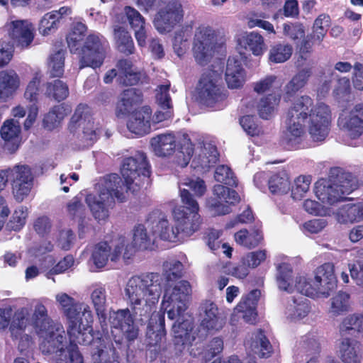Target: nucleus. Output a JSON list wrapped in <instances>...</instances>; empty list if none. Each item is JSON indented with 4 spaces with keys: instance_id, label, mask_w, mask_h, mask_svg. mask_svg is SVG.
Wrapping results in <instances>:
<instances>
[{
    "instance_id": "nucleus-1",
    "label": "nucleus",
    "mask_w": 363,
    "mask_h": 363,
    "mask_svg": "<svg viewBox=\"0 0 363 363\" xmlns=\"http://www.w3.org/2000/svg\"><path fill=\"white\" fill-rule=\"evenodd\" d=\"M162 289V278L159 274L146 273L131 277L124 289L130 309L110 313L112 333H118L129 342L135 341L139 335V328L134 323V315L139 317L142 323L149 319L147 335L151 337L155 334L157 338L163 332L164 318L160 312H152L159 301ZM157 342L156 339L155 344Z\"/></svg>"
},
{
    "instance_id": "nucleus-2",
    "label": "nucleus",
    "mask_w": 363,
    "mask_h": 363,
    "mask_svg": "<svg viewBox=\"0 0 363 363\" xmlns=\"http://www.w3.org/2000/svg\"><path fill=\"white\" fill-rule=\"evenodd\" d=\"M149 168L145 155L139 152L123 160L121 168L123 179L117 174L106 176L99 193L89 194L85 199L94 218L98 221L106 220L116 201L125 202L128 191L135 193L140 189L150 175Z\"/></svg>"
},
{
    "instance_id": "nucleus-3",
    "label": "nucleus",
    "mask_w": 363,
    "mask_h": 363,
    "mask_svg": "<svg viewBox=\"0 0 363 363\" xmlns=\"http://www.w3.org/2000/svg\"><path fill=\"white\" fill-rule=\"evenodd\" d=\"M331 111L328 105L313 106L308 96L297 98L289 108L281 135V142L291 147L299 145L306 136V125L313 141H323L328 135Z\"/></svg>"
},
{
    "instance_id": "nucleus-4",
    "label": "nucleus",
    "mask_w": 363,
    "mask_h": 363,
    "mask_svg": "<svg viewBox=\"0 0 363 363\" xmlns=\"http://www.w3.org/2000/svg\"><path fill=\"white\" fill-rule=\"evenodd\" d=\"M55 303L69 322L67 333L72 341L87 345L92 341L89 323L92 319L89 306L80 303L65 292L55 296Z\"/></svg>"
},
{
    "instance_id": "nucleus-5",
    "label": "nucleus",
    "mask_w": 363,
    "mask_h": 363,
    "mask_svg": "<svg viewBox=\"0 0 363 363\" xmlns=\"http://www.w3.org/2000/svg\"><path fill=\"white\" fill-rule=\"evenodd\" d=\"M37 333L41 339L40 349L42 352L54 354L52 363H84L83 357L77 345L79 343L72 341L69 337V345L67 346L65 330L60 324H55Z\"/></svg>"
},
{
    "instance_id": "nucleus-6",
    "label": "nucleus",
    "mask_w": 363,
    "mask_h": 363,
    "mask_svg": "<svg viewBox=\"0 0 363 363\" xmlns=\"http://www.w3.org/2000/svg\"><path fill=\"white\" fill-rule=\"evenodd\" d=\"M357 188V182L352 174L334 169L329 179H320L315 183L314 193L323 204L333 206L344 201Z\"/></svg>"
},
{
    "instance_id": "nucleus-7",
    "label": "nucleus",
    "mask_w": 363,
    "mask_h": 363,
    "mask_svg": "<svg viewBox=\"0 0 363 363\" xmlns=\"http://www.w3.org/2000/svg\"><path fill=\"white\" fill-rule=\"evenodd\" d=\"M180 197L183 206L174 208L173 218L179 234L182 238L189 237L200 228L201 220L199 213V206L189 191L184 188L180 190Z\"/></svg>"
},
{
    "instance_id": "nucleus-8",
    "label": "nucleus",
    "mask_w": 363,
    "mask_h": 363,
    "mask_svg": "<svg viewBox=\"0 0 363 363\" xmlns=\"http://www.w3.org/2000/svg\"><path fill=\"white\" fill-rule=\"evenodd\" d=\"M135 255L133 247L128 245L126 238L121 236L111 242L96 244L91 253V260L97 269L104 268L108 261L117 262L121 257L127 262Z\"/></svg>"
},
{
    "instance_id": "nucleus-9",
    "label": "nucleus",
    "mask_w": 363,
    "mask_h": 363,
    "mask_svg": "<svg viewBox=\"0 0 363 363\" xmlns=\"http://www.w3.org/2000/svg\"><path fill=\"white\" fill-rule=\"evenodd\" d=\"M217 38V30L208 23H201L195 28L192 53L199 65H205L210 62L215 52Z\"/></svg>"
},
{
    "instance_id": "nucleus-10",
    "label": "nucleus",
    "mask_w": 363,
    "mask_h": 363,
    "mask_svg": "<svg viewBox=\"0 0 363 363\" xmlns=\"http://www.w3.org/2000/svg\"><path fill=\"white\" fill-rule=\"evenodd\" d=\"M191 291L190 284L186 281L167 283L161 307L167 312L168 318L174 320L184 313L186 309V297Z\"/></svg>"
},
{
    "instance_id": "nucleus-11",
    "label": "nucleus",
    "mask_w": 363,
    "mask_h": 363,
    "mask_svg": "<svg viewBox=\"0 0 363 363\" xmlns=\"http://www.w3.org/2000/svg\"><path fill=\"white\" fill-rule=\"evenodd\" d=\"M108 48V43L102 35L89 33L79 52V69L100 67L106 58Z\"/></svg>"
},
{
    "instance_id": "nucleus-12",
    "label": "nucleus",
    "mask_w": 363,
    "mask_h": 363,
    "mask_svg": "<svg viewBox=\"0 0 363 363\" xmlns=\"http://www.w3.org/2000/svg\"><path fill=\"white\" fill-rule=\"evenodd\" d=\"M220 81V76L216 72L210 70L202 74L197 86L198 95L202 103L213 106L226 99Z\"/></svg>"
},
{
    "instance_id": "nucleus-13",
    "label": "nucleus",
    "mask_w": 363,
    "mask_h": 363,
    "mask_svg": "<svg viewBox=\"0 0 363 363\" xmlns=\"http://www.w3.org/2000/svg\"><path fill=\"white\" fill-rule=\"evenodd\" d=\"M70 130L79 129L82 131V140L85 145H91L98 138L100 129L94 124V118L91 116L89 107L86 104H79L71 118Z\"/></svg>"
},
{
    "instance_id": "nucleus-14",
    "label": "nucleus",
    "mask_w": 363,
    "mask_h": 363,
    "mask_svg": "<svg viewBox=\"0 0 363 363\" xmlns=\"http://www.w3.org/2000/svg\"><path fill=\"white\" fill-rule=\"evenodd\" d=\"M184 11L178 1L169 2L156 14L154 25L160 33L172 31L184 18Z\"/></svg>"
},
{
    "instance_id": "nucleus-15",
    "label": "nucleus",
    "mask_w": 363,
    "mask_h": 363,
    "mask_svg": "<svg viewBox=\"0 0 363 363\" xmlns=\"http://www.w3.org/2000/svg\"><path fill=\"white\" fill-rule=\"evenodd\" d=\"M213 193L214 196L206 200V206L214 216L229 213L230 208L228 204H234L240 199L235 190L220 184L214 186Z\"/></svg>"
},
{
    "instance_id": "nucleus-16",
    "label": "nucleus",
    "mask_w": 363,
    "mask_h": 363,
    "mask_svg": "<svg viewBox=\"0 0 363 363\" xmlns=\"http://www.w3.org/2000/svg\"><path fill=\"white\" fill-rule=\"evenodd\" d=\"M4 28L18 47L28 48L33 41L35 28L27 20L11 19Z\"/></svg>"
},
{
    "instance_id": "nucleus-17",
    "label": "nucleus",
    "mask_w": 363,
    "mask_h": 363,
    "mask_svg": "<svg viewBox=\"0 0 363 363\" xmlns=\"http://www.w3.org/2000/svg\"><path fill=\"white\" fill-rule=\"evenodd\" d=\"M337 123L350 138L360 137L363 133V104L356 105L349 113H342Z\"/></svg>"
},
{
    "instance_id": "nucleus-18",
    "label": "nucleus",
    "mask_w": 363,
    "mask_h": 363,
    "mask_svg": "<svg viewBox=\"0 0 363 363\" xmlns=\"http://www.w3.org/2000/svg\"><path fill=\"white\" fill-rule=\"evenodd\" d=\"M315 286L320 298H328L337 286V279L334 274V266L325 263L318 267L313 279Z\"/></svg>"
},
{
    "instance_id": "nucleus-19",
    "label": "nucleus",
    "mask_w": 363,
    "mask_h": 363,
    "mask_svg": "<svg viewBox=\"0 0 363 363\" xmlns=\"http://www.w3.org/2000/svg\"><path fill=\"white\" fill-rule=\"evenodd\" d=\"M203 314L201 327L209 333H215L221 330L226 322V317L220 311L216 304L208 301L203 304Z\"/></svg>"
},
{
    "instance_id": "nucleus-20",
    "label": "nucleus",
    "mask_w": 363,
    "mask_h": 363,
    "mask_svg": "<svg viewBox=\"0 0 363 363\" xmlns=\"http://www.w3.org/2000/svg\"><path fill=\"white\" fill-rule=\"evenodd\" d=\"M260 296L261 291L255 289L243 296L234 308L231 320L235 321L237 314L241 313L243 320L246 323H254L257 317L256 306Z\"/></svg>"
},
{
    "instance_id": "nucleus-21",
    "label": "nucleus",
    "mask_w": 363,
    "mask_h": 363,
    "mask_svg": "<svg viewBox=\"0 0 363 363\" xmlns=\"http://www.w3.org/2000/svg\"><path fill=\"white\" fill-rule=\"evenodd\" d=\"M21 80L19 74L13 69L0 71V103L12 99L20 89Z\"/></svg>"
},
{
    "instance_id": "nucleus-22",
    "label": "nucleus",
    "mask_w": 363,
    "mask_h": 363,
    "mask_svg": "<svg viewBox=\"0 0 363 363\" xmlns=\"http://www.w3.org/2000/svg\"><path fill=\"white\" fill-rule=\"evenodd\" d=\"M152 110L149 106H143L135 111L130 117L127 128L133 133L143 136L150 133L151 130Z\"/></svg>"
},
{
    "instance_id": "nucleus-23",
    "label": "nucleus",
    "mask_w": 363,
    "mask_h": 363,
    "mask_svg": "<svg viewBox=\"0 0 363 363\" xmlns=\"http://www.w3.org/2000/svg\"><path fill=\"white\" fill-rule=\"evenodd\" d=\"M117 68L118 69L117 80L123 85H135L139 82H145L147 79L146 73L134 67L132 62L128 60L118 61Z\"/></svg>"
},
{
    "instance_id": "nucleus-24",
    "label": "nucleus",
    "mask_w": 363,
    "mask_h": 363,
    "mask_svg": "<svg viewBox=\"0 0 363 363\" xmlns=\"http://www.w3.org/2000/svg\"><path fill=\"white\" fill-rule=\"evenodd\" d=\"M147 227L143 225H138L133 229V241L130 243L126 239L129 245L136 250H147L152 248L155 241L154 231L152 230V223H147Z\"/></svg>"
},
{
    "instance_id": "nucleus-25",
    "label": "nucleus",
    "mask_w": 363,
    "mask_h": 363,
    "mask_svg": "<svg viewBox=\"0 0 363 363\" xmlns=\"http://www.w3.org/2000/svg\"><path fill=\"white\" fill-rule=\"evenodd\" d=\"M340 224H352L363 220V201L342 205L333 213Z\"/></svg>"
},
{
    "instance_id": "nucleus-26",
    "label": "nucleus",
    "mask_w": 363,
    "mask_h": 363,
    "mask_svg": "<svg viewBox=\"0 0 363 363\" xmlns=\"http://www.w3.org/2000/svg\"><path fill=\"white\" fill-rule=\"evenodd\" d=\"M175 319L176 322L172 325L175 344L182 345L190 344L194 340V337L191 335L193 328L191 319L190 317L186 318L184 313L177 315Z\"/></svg>"
},
{
    "instance_id": "nucleus-27",
    "label": "nucleus",
    "mask_w": 363,
    "mask_h": 363,
    "mask_svg": "<svg viewBox=\"0 0 363 363\" xmlns=\"http://www.w3.org/2000/svg\"><path fill=\"white\" fill-rule=\"evenodd\" d=\"M225 81L230 89H239L245 82V72L241 60L235 57H230L227 61Z\"/></svg>"
},
{
    "instance_id": "nucleus-28",
    "label": "nucleus",
    "mask_w": 363,
    "mask_h": 363,
    "mask_svg": "<svg viewBox=\"0 0 363 363\" xmlns=\"http://www.w3.org/2000/svg\"><path fill=\"white\" fill-rule=\"evenodd\" d=\"M150 146L155 155L165 157L171 155L177 147L175 136L172 133L157 135L150 140Z\"/></svg>"
},
{
    "instance_id": "nucleus-29",
    "label": "nucleus",
    "mask_w": 363,
    "mask_h": 363,
    "mask_svg": "<svg viewBox=\"0 0 363 363\" xmlns=\"http://www.w3.org/2000/svg\"><path fill=\"white\" fill-rule=\"evenodd\" d=\"M92 358L94 363H119L118 357L111 344L106 345L104 340L93 342Z\"/></svg>"
},
{
    "instance_id": "nucleus-30",
    "label": "nucleus",
    "mask_w": 363,
    "mask_h": 363,
    "mask_svg": "<svg viewBox=\"0 0 363 363\" xmlns=\"http://www.w3.org/2000/svg\"><path fill=\"white\" fill-rule=\"evenodd\" d=\"M21 127L19 122L14 119L6 120L1 128V138L6 141V145L11 151H15L21 142Z\"/></svg>"
},
{
    "instance_id": "nucleus-31",
    "label": "nucleus",
    "mask_w": 363,
    "mask_h": 363,
    "mask_svg": "<svg viewBox=\"0 0 363 363\" xmlns=\"http://www.w3.org/2000/svg\"><path fill=\"white\" fill-rule=\"evenodd\" d=\"M339 352L344 363H360L361 352L359 343L351 338H342Z\"/></svg>"
},
{
    "instance_id": "nucleus-32",
    "label": "nucleus",
    "mask_w": 363,
    "mask_h": 363,
    "mask_svg": "<svg viewBox=\"0 0 363 363\" xmlns=\"http://www.w3.org/2000/svg\"><path fill=\"white\" fill-rule=\"evenodd\" d=\"M142 100V94L139 90L133 88L124 90L121 94L117 104L116 111L118 115L128 113L134 106L141 103Z\"/></svg>"
},
{
    "instance_id": "nucleus-33",
    "label": "nucleus",
    "mask_w": 363,
    "mask_h": 363,
    "mask_svg": "<svg viewBox=\"0 0 363 363\" xmlns=\"http://www.w3.org/2000/svg\"><path fill=\"white\" fill-rule=\"evenodd\" d=\"M152 230L155 233V238L159 237L162 240L175 242L179 238V230L172 226L168 220L164 217L152 223Z\"/></svg>"
},
{
    "instance_id": "nucleus-34",
    "label": "nucleus",
    "mask_w": 363,
    "mask_h": 363,
    "mask_svg": "<svg viewBox=\"0 0 363 363\" xmlns=\"http://www.w3.org/2000/svg\"><path fill=\"white\" fill-rule=\"evenodd\" d=\"M240 44L256 56L262 55L265 50L264 38L257 32L252 31L245 33L240 38Z\"/></svg>"
},
{
    "instance_id": "nucleus-35",
    "label": "nucleus",
    "mask_w": 363,
    "mask_h": 363,
    "mask_svg": "<svg viewBox=\"0 0 363 363\" xmlns=\"http://www.w3.org/2000/svg\"><path fill=\"white\" fill-rule=\"evenodd\" d=\"M311 311L309 301L307 298L299 296L294 298L286 308V314L294 320H301L305 318Z\"/></svg>"
},
{
    "instance_id": "nucleus-36",
    "label": "nucleus",
    "mask_w": 363,
    "mask_h": 363,
    "mask_svg": "<svg viewBox=\"0 0 363 363\" xmlns=\"http://www.w3.org/2000/svg\"><path fill=\"white\" fill-rule=\"evenodd\" d=\"M218 160V153L216 147L211 144L204 145L201 150L199 155L193 160L194 167H201L206 170L214 165Z\"/></svg>"
},
{
    "instance_id": "nucleus-37",
    "label": "nucleus",
    "mask_w": 363,
    "mask_h": 363,
    "mask_svg": "<svg viewBox=\"0 0 363 363\" xmlns=\"http://www.w3.org/2000/svg\"><path fill=\"white\" fill-rule=\"evenodd\" d=\"M30 321L36 333L55 324L48 316V310L42 303L35 304Z\"/></svg>"
},
{
    "instance_id": "nucleus-38",
    "label": "nucleus",
    "mask_w": 363,
    "mask_h": 363,
    "mask_svg": "<svg viewBox=\"0 0 363 363\" xmlns=\"http://www.w3.org/2000/svg\"><path fill=\"white\" fill-rule=\"evenodd\" d=\"M247 345L255 354L260 357H268L272 350L269 341L262 331H257L253 334L251 340L247 341Z\"/></svg>"
},
{
    "instance_id": "nucleus-39",
    "label": "nucleus",
    "mask_w": 363,
    "mask_h": 363,
    "mask_svg": "<svg viewBox=\"0 0 363 363\" xmlns=\"http://www.w3.org/2000/svg\"><path fill=\"white\" fill-rule=\"evenodd\" d=\"M30 323V309L26 307L19 308L15 312L11 323V335L17 338Z\"/></svg>"
},
{
    "instance_id": "nucleus-40",
    "label": "nucleus",
    "mask_w": 363,
    "mask_h": 363,
    "mask_svg": "<svg viewBox=\"0 0 363 363\" xmlns=\"http://www.w3.org/2000/svg\"><path fill=\"white\" fill-rule=\"evenodd\" d=\"M114 40L118 50L126 55L134 52L133 39L128 32L123 27L114 28Z\"/></svg>"
},
{
    "instance_id": "nucleus-41",
    "label": "nucleus",
    "mask_w": 363,
    "mask_h": 363,
    "mask_svg": "<svg viewBox=\"0 0 363 363\" xmlns=\"http://www.w3.org/2000/svg\"><path fill=\"white\" fill-rule=\"evenodd\" d=\"M235 242L247 248L257 247L263 240V235L259 229H254L249 232L246 229L240 230L235 235Z\"/></svg>"
},
{
    "instance_id": "nucleus-42",
    "label": "nucleus",
    "mask_w": 363,
    "mask_h": 363,
    "mask_svg": "<svg viewBox=\"0 0 363 363\" xmlns=\"http://www.w3.org/2000/svg\"><path fill=\"white\" fill-rule=\"evenodd\" d=\"M91 303L98 316L105 318L106 309V290L101 284H95L90 294Z\"/></svg>"
},
{
    "instance_id": "nucleus-43",
    "label": "nucleus",
    "mask_w": 363,
    "mask_h": 363,
    "mask_svg": "<svg viewBox=\"0 0 363 363\" xmlns=\"http://www.w3.org/2000/svg\"><path fill=\"white\" fill-rule=\"evenodd\" d=\"M311 75V69L310 68H304L300 70L285 86V97L289 99L299 89L303 88L306 84Z\"/></svg>"
},
{
    "instance_id": "nucleus-44",
    "label": "nucleus",
    "mask_w": 363,
    "mask_h": 363,
    "mask_svg": "<svg viewBox=\"0 0 363 363\" xmlns=\"http://www.w3.org/2000/svg\"><path fill=\"white\" fill-rule=\"evenodd\" d=\"M350 307V295L345 292L339 291L330 299L329 313L332 316H338L349 311Z\"/></svg>"
},
{
    "instance_id": "nucleus-45",
    "label": "nucleus",
    "mask_w": 363,
    "mask_h": 363,
    "mask_svg": "<svg viewBox=\"0 0 363 363\" xmlns=\"http://www.w3.org/2000/svg\"><path fill=\"white\" fill-rule=\"evenodd\" d=\"M277 283L280 290L291 293L294 291L292 281V268L286 263L281 264L278 267Z\"/></svg>"
},
{
    "instance_id": "nucleus-46",
    "label": "nucleus",
    "mask_w": 363,
    "mask_h": 363,
    "mask_svg": "<svg viewBox=\"0 0 363 363\" xmlns=\"http://www.w3.org/2000/svg\"><path fill=\"white\" fill-rule=\"evenodd\" d=\"M290 186L289 174L284 171L274 174L269 180V189L272 194H286Z\"/></svg>"
},
{
    "instance_id": "nucleus-47",
    "label": "nucleus",
    "mask_w": 363,
    "mask_h": 363,
    "mask_svg": "<svg viewBox=\"0 0 363 363\" xmlns=\"http://www.w3.org/2000/svg\"><path fill=\"white\" fill-rule=\"evenodd\" d=\"M66 51L63 49L52 53L48 58V71L51 77H60L64 73Z\"/></svg>"
},
{
    "instance_id": "nucleus-48",
    "label": "nucleus",
    "mask_w": 363,
    "mask_h": 363,
    "mask_svg": "<svg viewBox=\"0 0 363 363\" xmlns=\"http://www.w3.org/2000/svg\"><path fill=\"white\" fill-rule=\"evenodd\" d=\"M355 331H363V314L350 315L343 319L340 325V332L342 336L347 333L352 334Z\"/></svg>"
},
{
    "instance_id": "nucleus-49",
    "label": "nucleus",
    "mask_w": 363,
    "mask_h": 363,
    "mask_svg": "<svg viewBox=\"0 0 363 363\" xmlns=\"http://www.w3.org/2000/svg\"><path fill=\"white\" fill-rule=\"evenodd\" d=\"M45 94L56 101H61L69 96V88L66 83L56 79L46 84Z\"/></svg>"
},
{
    "instance_id": "nucleus-50",
    "label": "nucleus",
    "mask_w": 363,
    "mask_h": 363,
    "mask_svg": "<svg viewBox=\"0 0 363 363\" xmlns=\"http://www.w3.org/2000/svg\"><path fill=\"white\" fill-rule=\"evenodd\" d=\"M280 96L278 95H268L262 98L257 105L259 116L263 119H269L273 114L275 108L278 106Z\"/></svg>"
},
{
    "instance_id": "nucleus-51",
    "label": "nucleus",
    "mask_w": 363,
    "mask_h": 363,
    "mask_svg": "<svg viewBox=\"0 0 363 363\" xmlns=\"http://www.w3.org/2000/svg\"><path fill=\"white\" fill-rule=\"evenodd\" d=\"M87 27L82 23H74L67 35V43L71 52L78 49L79 43L83 40Z\"/></svg>"
},
{
    "instance_id": "nucleus-52",
    "label": "nucleus",
    "mask_w": 363,
    "mask_h": 363,
    "mask_svg": "<svg viewBox=\"0 0 363 363\" xmlns=\"http://www.w3.org/2000/svg\"><path fill=\"white\" fill-rule=\"evenodd\" d=\"M293 48L288 44L279 43L272 46L269 52V60L274 63H282L292 55Z\"/></svg>"
},
{
    "instance_id": "nucleus-53",
    "label": "nucleus",
    "mask_w": 363,
    "mask_h": 363,
    "mask_svg": "<svg viewBox=\"0 0 363 363\" xmlns=\"http://www.w3.org/2000/svg\"><path fill=\"white\" fill-rule=\"evenodd\" d=\"M311 181L309 175H300L296 177L291 187V197L294 200H301L308 191Z\"/></svg>"
},
{
    "instance_id": "nucleus-54",
    "label": "nucleus",
    "mask_w": 363,
    "mask_h": 363,
    "mask_svg": "<svg viewBox=\"0 0 363 363\" xmlns=\"http://www.w3.org/2000/svg\"><path fill=\"white\" fill-rule=\"evenodd\" d=\"M183 264L177 260L167 261L163 264V276L167 283H175L182 275Z\"/></svg>"
},
{
    "instance_id": "nucleus-55",
    "label": "nucleus",
    "mask_w": 363,
    "mask_h": 363,
    "mask_svg": "<svg viewBox=\"0 0 363 363\" xmlns=\"http://www.w3.org/2000/svg\"><path fill=\"white\" fill-rule=\"evenodd\" d=\"M7 171L11 182L33 183V175L28 166L16 165L11 169H7Z\"/></svg>"
},
{
    "instance_id": "nucleus-56",
    "label": "nucleus",
    "mask_w": 363,
    "mask_h": 363,
    "mask_svg": "<svg viewBox=\"0 0 363 363\" xmlns=\"http://www.w3.org/2000/svg\"><path fill=\"white\" fill-rule=\"evenodd\" d=\"M65 108L62 105H59L53 107L45 116L43 119V124L48 130L55 128L60 122L64 118Z\"/></svg>"
},
{
    "instance_id": "nucleus-57",
    "label": "nucleus",
    "mask_w": 363,
    "mask_h": 363,
    "mask_svg": "<svg viewBox=\"0 0 363 363\" xmlns=\"http://www.w3.org/2000/svg\"><path fill=\"white\" fill-rule=\"evenodd\" d=\"M315 284L313 279L300 277L296 280L294 287L299 293L311 298H320L316 288L314 287Z\"/></svg>"
},
{
    "instance_id": "nucleus-58",
    "label": "nucleus",
    "mask_w": 363,
    "mask_h": 363,
    "mask_svg": "<svg viewBox=\"0 0 363 363\" xmlns=\"http://www.w3.org/2000/svg\"><path fill=\"white\" fill-rule=\"evenodd\" d=\"M352 279L359 286H363V248L357 251L354 263L350 266Z\"/></svg>"
},
{
    "instance_id": "nucleus-59",
    "label": "nucleus",
    "mask_w": 363,
    "mask_h": 363,
    "mask_svg": "<svg viewBox=\"0 0 363 363\" xmlns=\"http://www.w3.org/2000/svg\"><path fill=\"white\" fill-rule=\"evenodd\" d=\"M170 84L167 83L157 86L156 89V102L162 109H172L171 96L169 95Z\"/></svg>"
},
{
    "instance_id": "nucleus-60",
    "label": "nucleus",
    "mask_w": 363,
    "mask_h": 363,
    "mask_svg": "<svg viewBox=\"0 0 363 363\" xmlns=\"http://www.w3.org/2000/svg\"><path fill=\"white\" fill-rule=\"evenodd\" d=\"M59 22L52 13H45L40 21L38 28L40 33L43 35H48L54 32L57 30Z\"/></svg>"
},
{
    "instance_id": "nucleus-61",
    "label": "nucleus",
    "mask_w": 363,
    "mask_h": 363,
    "mask_svg": "<svg viewBox=\"0 0 363 363\" xmlns=\"http://www.w3.org/2000/svg\"><path fill=\"white\" fill-rule=\"evenodd\" d=\"M180 150L177 153V163L182 167H186L194 152L193 145L190 140L184 138V144L181 145Z\"/></svg>"
},
{
    "instance_id": "nucleus-62",
    "label": "nucleus",
    "mask_w": 363,
    "mask_h": 363,
    "mask_svg": "<svg viewBox=\"0 0 363 363\" xmlns=\"http://www.w3.org/2000/svg\"><path fill=\"white\" fill-rule=\"evenodd\" d=\"M215 179L220 183H224L229 186H236L237 181L230 167L225 165L218 166L215 172Z\"/></svg>"
},
{
    "instance_id": "nucleus-63",
    "label": "nucleus",
    "mask_w": 363,
    "mask_h": 363,
    "mask_svg": "<svg viewBox=\"0 0 363 363\" xmlns=\"http://www.w3.org/2000/svg\"><path fill=\"white\" fill-rule=\"evenodd\" d=\"M283 33L292 40H298L305 36V29L300 23H286L283 25Z\"/></svg>"
},
{
    "instance_id": "nucleus-64",
    "label": "nucleus",
    "mask_w": 363,
    "mask_h": 363,
    "mask_svg": "<svg viewBox=\"0 0 363 363\" xmlns=\"http://www.w3.org/2000/svg\"><path fill=\"white\" fill-rule=\"evenodd\" d=\"M12 194L18 202H22L29 194L33 183L11 182Z\"/></svg>"
}]
</instances>
